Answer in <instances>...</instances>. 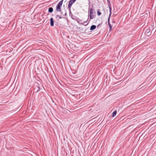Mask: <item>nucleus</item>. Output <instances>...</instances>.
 <instances>
[{
	"label": "nucleus",
	"instance_id": "4",
	"mask_svg": "<svg viewBox=\"0 0 156 156\" xmlns=\"http://www.w3.org/2000/svg\"><path fill=\"white\" fill-rule=\"evenodd\" d=\"M110 17H108V24L109 25V27L110 28V30H111V29H112V26L111 25V24L110 23Z\"/></svg>",
	"mask_w": 156,
	"mask_h": 156
},
{
	"label": "nucleus",
	"instance_id": "12",
	"mask_svg": "<svg viewBox=\"0 0 156 156\" xmlns=\"http://www.w3.org/2000/svg\"><path fill=\"white\" fill-rule=\"evenodd\" d=\"M109 9L110 14H109V16L108 17H110L112 12H111V8L110 6H109Z\"/></svg>",
	"mask_w": 156,
	"mask_h": 156
},
{
	"label": "nucleus",
	"instance_id": "13",
	"mask_svg": "<svg viewBox=\"0 0 156 156\" xmlns=\"http://www.w3.org/2000/svg\"><path fill=\"white\" fill-rule=\"evenodd\" d=\"M56 18L57 19H61L62 18V17L61 16L57 15L56 16Z\"/></svg>",
	"mask_w": 156,
	"mask_h": 156
},
{
	"label": "nucleus",
	"instance_id": "11",
	"mask_svg": "<svg viewBox=\"0 0 156 156\" xmlns=\"http://www.w3.org/2000/svg\"><path fill=\"white\" fill-rule=\"evenodd\" d=\"M90 21V20L86 24H85V23H87V21H85L84 22L82 23V24L83 25H84L86 26V25H87L88 24V23H89Z\"/></svg>",
	"mask_w": 156,
	"mask_h": 156
},
{
	"label": "nucleus",
	"instance_id": "17",
	"mask_svg": "<svg viewBox=\"0 0 156 156\" xmlns=\"http://www.w3.org/2000/svg\"><path fill=\"white\" fill-rule=\"evenodd\" d=\"M61 14H62V12L61 11V12H60Z\"/></svg>",
	"mask_w": 156,
	"mask_h": 156
},
{
	"label": "nucleus",
	"instance_id": "15",
	"mask_svg": "<svg viewBox=\"0 0 156 156\" xmlns=\"http://www.w3.org/2000/svg\"><path fill=\"white\" fill-rule=\"evenodd\" d=\"M37 88H38V90L36 91V92H38L40 90V87H37Z\"/></svg>",
	"mask_w": 156,
	"mask_h": 156
},
{
	"label": "nucleus",
	"instance_id": "6",
	"mask_svg": "<svg viewBox=\"0 0 156 156\" xmlns=\"http://www.w3.org/2000/svg\"><path fill=\"white\" fill-rule=\"evenodd\" d=\"M61 6L57 5L56 7V10L58 12H61Z\"/></svg>",
	"mask_w": 156,
	"mask_h": 156
},
{
	"label": "nucleus",
	"instance_id": "7",
	"mask_svg": "<svg viewBox=\"0 0 156 156\" xmlns=\"http://www.w3.org/2000/svg\"><path fill=\"white\" fill-rule=\"evenodd\" d=\"M96 28V26L95 25H92L90 28V30H94Z\"/></svg>",
	"mask_w": 156,
	"mask_h": 156
},
{
	"label": "nucleus",
	"instance_id": "9",
	"mask_svg": "<svg viewBox=\"0 0 156 156\" xmlns=\"http://www.w3.org/2000/svg\"><path fill=\"white\" fill-rule=\"evenodd\" d=\"M48 12L50 13H51L53 11V9L52 7H50L48 9Z\"/></svg>",
	"mask_w": 156,
	"mask_h": 156
},
{
	"label": "nucleus",
	"instance_id": "16",
	"mask_svg": "<svg viewBox=\"0 0 156 156\" xmlns=\"http://www.w3.org/2000/svg\"><path fill=\"white\" fill-rule=\"evenodd\" d=\"M66 15H67L66 12V13H65V14L64 15L65 16H66Z\"/></svg>",
	"mask_w": 156,
	"mask_h": 156
},
{
	"label": "nucleus",
	"instance_id": "1",
	"mask_svg": "<svg viewBox=\"0 0 156 156\" xmlns=\"http://www.w3.org/2000/svg\"><path fill=\"white\" fill-rule=\"evenodd\" d=\"M90 20L94 19L95 16V13L93 9H91L90 12Z\"/></svg>",
	"mask_w": 156,
	"mask_h": 156
},
{
	"label": "nucleus",
	"instance_id": "14",
	"mask_svg": "<svg viewBox=\"0 0 156 156\" xmlns=\"http://www.w3.org/2000/svg\"><path fill=\"white\" fill-rule=\"evenodd\" d=\"M101 14V13L98 10L97 11V14L98 16H100Z\"/></svg>",
	"mask_w": 156,
	"mask_h": 156
},
{
	"label": "nucleus",
	"instance_id": "8",
	"mask_svg": "<svg viewBox=\"0 0 156 156\" xmlns=\"http://www.w3.org/2000/svg\"><path fill=\"white\" fill-rule=\"evenodd\" d=\"M63 0H62L60 1L57 4V5L62 6L63 3Z\"/></svg>",
	"mask_w": 156,
	"mask_h": 156
},
{
	"label": "nucleus",
	"instance_id": "2",
	"mask_svg": "<svg viewBox=\"0 0 156 156\" xmlns=\"http://www.w3.org/2000/svg\"><path fill=\"white\" fill-rule=\"evenodd\" d=\"M76 0H70L69 2V3L68 5V8L69 9H70L73 4L75 2Z\"/></svg>",
	"mask_w": 156,
	"mask_h": 156
},
{
	"label": "nucleus",
	"instance_id": "3",
	"mask_svg": "<svg viewBox=\"0 0 156 156\" xmlns=\"http://www.w3.org/2000/svg\"><path fill=\"white\" fill-rule=\"evenodd\" d=\"M151 31V29L150 27H149L147 28L145 31V33L148 35V36H149L151 34V33H150Z\"/></svg>",
	"mask_w": 156,
	"mask_h": 156
},
{
	"label": "nucleus",
	"instance_id": "5",
	"mask_svg": "<svg viewBox=\"0 0 156 156\" xmlns=\"http://www.w3.org/2000/svg\"><path fill=\"white\" fill-rule=\"evenodd\" d=\"M50 26H53L54 25V21L53 19L52 18H51L50 19Z\"/></svg>",
	"mask_w": 156,
	"mask_h": 156
},
{
	"label": "nucleus",
	"instance_id": "10",
	"mask_svg": "<svg viewBox=\"0 0 156 156\" xmlns=\"http://www.w3.org/2000/svg\"><path fill=\"white\" fill-rule=\"evenodd\" d=\"M116 113H117V111L116 110L114 111L112 113V117H115L116 115Z\"/></svg>",
	"mask_w": 156,
	"mask_h": 156
}]
</instances>
